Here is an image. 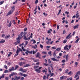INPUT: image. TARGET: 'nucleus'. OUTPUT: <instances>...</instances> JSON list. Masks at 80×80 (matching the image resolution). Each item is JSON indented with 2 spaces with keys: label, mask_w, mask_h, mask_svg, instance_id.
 <instances>
[{
  "label": "nucleus",
  "mask_w": 80,
  "mask_h": 80,
  "mask_svg": "<svg viewBox=\"0 0 80 80\" xmlns=\"http://www.w3.org/2000/svg\"><path fill=\"white\" fill-rule=\"evenodd\" d=\"M5 77V74H2V76H1L0 77V79H1V78H3Z\"/></svg>",
  "instance_id": "nucleus-29"
},
{
  "label": "nucleus",
  "mask_w": 80,
  "mask_h": 80,
  "mask_svg": "<svg viewBox=\"0 0 80 80\" xmlns=\"http://www.w3.org/2000/svg\"><path fill=\"white\" fill-rule=\"evenodd\" d=\"M12 71L14 70L15 69H14V68L13 67H12L11 68Z\"/></svg>",
  "instance_id": "nucleus-52"
},
{
  "label": "nucleus",
  "mask_w": 80,
  "mask_h": 80,
  "mask_svg": "<svg viewBox=\"0 0 80 80\" xmlns=\"http://www.w3.org/2000/svg\"><path fill=\"white\" fill-rule=\"evenodd\" d=\"M12 52H9V54H8V57H10V55H12Z\"/></svg>",
  "instance_id": "nucleus-22"
},
{
  "label": "nucleus",
  "mask_w": 80,
  "mask_h": 80,
  "mask_svg": "<svg viewBox=\"0 0 80 80\" xmlns=\"http://www.w3.org/2000/svg\"><path fill=\"white\" fill-rule=\"evenodd\" d=\"M24 60L25 59H24V58L22 57H21V59H20V60Z\"/></svg>",
  "instance_id": "nucleus-42"
},
{
  "label": "nucleus",
  "mask_w": 80,
  "mask_h": 80,
  "mask_svg": "<svg viewBox=\"0 0 80 80\" xmlns=\"http://www.w3.org/2000/svg\"><path fill=\"white\" fill-rule=\"evenodd\" d=\"M53 55L54 57H55V56H56V53L55 52H54L53 54Z\"/></svg>",
  "instance_id": "nucleus-47"
},
{
  "label": "nucleus",
  "mask_w": 80,
  "mask_h": 80,
  "mask_svg": "<svg viewBox=\"0 0 80 80\" xmlns=\"http://www.w3.org/2000/svg\"><path fill=\"white\" fill-rule=\"evenodd\" d=\"M77 77H78V78H76V80H78L79 79V76H77Z\"/></svg>",
  "instance_id": "nucleus-59"
},
{
  "label": "nucleus",
  "mask_w": 80,
  "mask_h": 80,
  "mask_svg": "<svg viewBox=\"0 0 80 80\" xmlns=\"http://www.w3.org/2000/svg\"><path fill=\"white\" fill-rule=\"evenodd\" d=\"M32 48H37V45H36L35 46H32Z\"/></svg>",
  "instance_id": "nucleus-28"
},
{
  "label": "nucleus",
  "mask_w": 80,
  "mask_h": 80,
  "mask_svg": "<svg viewBox=\"0 0 80 80\" xmlns=\"http://www.w3.org/2000/svg\"><path fill=\"white\" fill-rule=\"evenodd\" d=\"M28 53L29 54H32V51H29L28 50H26V52H25V53L26 55H28Z\"/></svg>",
  "instance_id": "nucleus-4"
},
{
  "label": "nucleus",
  "mask_w": 80,
  "mask_h": 80,
  "mask_svg": "<svg viewBox=\"0 0 80 80\" xmlns=\"http://www.w3.org/2000/svg\"><path fill=\"white\" fill-rule=\"evenodd\" d=\"M51 59L53 61H56V59L54 58H51Z\"/></svg>",
  "instance_id": "nucleus-36"
},
{
  "label": "nucleus",
  "mask_w": 80,
  "mask_h": 80,
  "mask_svg": "<svg viewBox=\"0 0 80 80\" xmlns=\"http://www.w3.org/2000/svg\"><path fill=\"white\" fill-rule=\"evenodd\" d=\"M8 72H9L8 70H6L4 71V73H8Z\"/></svg>",
  "instance_id": "nucleus-35"
},
{
  "label": "nucleus",
  "mask_w": 80,
  "mask_h": 80,
  "mask_svg": "<svg viewBox=\"0 0 80 80\" xmlns=\"http://www.w3.org/2000/svg\"><path fill=\"white\" fill-rule=\"evenodd\" d=\"M19 75H21V76H23L24 74H23V73H22L21 72H20V73H19Z\"/></svg>",
  "instance_id": "nucleus-45"
},
{
  "label": "nucleus",
  "mask_w": 80,
  "mask_h": 80,
  "mask_svg": "<svg viewBox=\"0 0 80 80\" xmlns=\"http://www.w3.org/2000/svg\"><path fill=\"white\" fill-rule=\"evenodd\" d=\"M68 69H67L65 70V73H67L68 72Z\"/></svg>",
  "instance_id": "nucleus-26"
},
{
  "label": "nucleus",
  "mask_w": 80,
  "mask_h": 80,
  "mask_svg": "<svg viewBox=\"0 0 80 80\" xmlns=\"http://www.w3.org/2000/svg\"><path fill=\"white\" fill-rule=\"evenodd\" d=\"M13 11H12V10H10L7 14L6 16H8V15H11V14H12V13H13Z\"/></svg>",
  "instance_id": "nucleus-3"
},
{
  "label": "nucleus",
  "mask_w": 80,
  "mask_h": 80,
  "mask_svg": "<svg viewBox=\"0 0 80 80\" xmlns=\"http://www.w3.org/2000/svg\"><path fill=\"white\" fill-rule=\"evenodd\" d=\"M42 53H43V54H47V53L46 52L43 51L42 52Z\"/></svg>",
  "instance_id": "nucleus-43"
},
{
  "label": "nucleus",
  "mask_w": 80,
  "mask_h": 80,
  "mask_svg": "<svg viewBox=\"0 0 80 80\" xmlns=\"http://www.w3.org/2000/svg\"><path fill=\"white\" fill-rule=\"evenodd\" d=\"M68 55L67 54L66 56V61L68 60Z\"/></svg>",
  "instance_id": "nucleus-18"
},
{
  "label": "nucleus",
  "mask_w": 80,
  "mask_h": 80,
  "mask_svg": "<svg viewBox=\"0 0 80 80\" xmlns=\"http://www.w3.org/2000/svg\"><path fill=\"white\" fill-rule=\"evenodd\" d=\"M24 80V77H22L21 78V80Z\"/></svg>",
  "instance_id": "nucleus-60"
},
{
  "label": "nucleus",
  "mask_w": 80,
  "mask_h": 80,
  "mask_svg": "<svg viewBox=\"0 0 80 80\" xmlns=\"http://www.w3.org/2000/svg\"><path fill=\"white\" fill-rule=\"evenodd\" d=\"M5 79V80H8V77H6Z\"/></svg>",
  "instance_id": "nucleus-63"
},
{
  "label": "nucleus",
  "mask_w": 80,
  "mask_h": 80,
  "mask_svg": "<svg viewBox=\"0 0 80 80\" xmlns=\"http://www.w3.org/2000/svg\"><path fill=\"white\" fill-rule=\"evenodd\" d=\"M68 47V45H66V46H65L64 48V50H67L68 51L69 50V49H68V48H67Z\"/></svg>",
  "instance_id": "nucleus-10"
},
{
  "label": "nucleus",
  "mask_w": 80,
  "mask_h": 80,
  "mask_svg": "<svg viewBox=\"0 0 80 80\" xmlns=\"http://www.w3.org/2000/svg\"><path fill=\"white\" fill-rule=\"evenodd\" d=\"M65 62H66V61H65V59H64L62 61V63H65Z\"/></svg>",
  "instance_id": "nucleus-44"
},
{
  "label": "nucleus",
  "mask_w": 80,
  "mask_h": 80,
  "mask_svg": "<svg viewBox=\"0 0 80 80\" xmlns=\"http://www.w3.org/2000/svg\"><path fill=\"white\" fill-rule=\"evenodd\" d=\"M52 49H56V47H52Z\"/></svg>",
  "instance_id": "nucleus-53"
},
{
  "label": "nucleus",
  "mask_w": 80,
  "mask_h": 80,
  "mask_svg": "<svg viewBox=\"0 0 80 80\" xmlns=\"http://www.w3.org/2000/svg\"><path fill=\"white\" fill-rule=\"evenodd\" d=\"M10 37V35H8V36H7L6 37H5V38H6L7 39V38H8Z\"/></svg>",
  "instance_id": "nucleus-24"
},
{
  "label": "nucleus",
  "mask_w": 80,
  "mask_h": 80,
  "mask_svg": "<svg viewBox=\"0 0 80 80\" xmlns=\"http://www.w3.org/2000/svg\"><path fill=\"white\" fill-rule=\"evenodd\" d=\"M18 44H18V42H14V44H15V45H17Z\"/></svg>",
  "instance_id": "nucleus-54"
},
{
  "label": "nucleus",
  "mask_w": 80,
  "mask_h": 80,
  "mask_svg": "<svg viewBox=\"0 0 80 80\" xmlns=\"http://www.w3.org/2000/svg\"><path fill=\"white\" fill-rule=\"evenodd\" d=\"M50 77H53V75H54V73H51V72H50Z\"/></svg>",
  "instance_id": "nucleus-34"
},
{
  "label": "nucleus",
  "mask_w": 80,
  "mask_h": 80,
  "mask_svg": "<svg viewBox=\"0 0 80 80\" xmlns=\"http://www.w3.org/2000/svg\"><path fill=\"white\" fill-rule=\"evenodd\" d=\"M35 71L37 72L38 73H40L41 72V70H40V69H36Z\"/></svg>",
  "instance_id": "nucleus-8"
},
{
  "label": "nucleus",
  "mask_w": 80,
  "mask_h": 80,
  "mask_svg": "<svg viewBox=\"0 0 80 80\" xmlns=\"http://www.w3.org/2000/svg\"><path fill=\"white\" fill-rule=\"evenodd\" d=\"M18 65H20V66H22V65H23V62H18Z\"/></svg>",
  "instance_id": "nucleus-23"
},
{
  "label": "nucleus",
  "mask_w": 80,
  "mask_h": 80,
  "mask_svg": "<svg viewBox=\"0 0 80 80\" xmlns=\"http://www.w3.org/2000/svg\"><path fill=\"white\" fill-rule=\"evenodd\" d=\"M23 35H24L23 37H24L25 36H26L25 35H27V33H26V32H24L23 33Z\"/></svg>",
  "instance_id": "nucleus-48"
},
{
  "label": "nucleus",
  "mask_w": 80,
  "mask_h": 80,
  "mask_svg": "<svg viewBox=\"0 0 80 80\" xmlns=\"http://www.w3.org/2000/svg\"><path fill=\"white\" fill-rule=\"evenodd\" d=\"M40 48H41L42 49H43V45H42V44H40Z\"/></svg>",
  "instance_id": "nucleus-41"
},
{
  "label": "nucleus",
  "mask_w": 80,
  "mask_h": 80,
  "mask_svg": "<svg viewBox=\"0 0 80 80\" xmlns=\"http://www.w3.org/2000/svg\"><path fill=\"white\" fill-rule=\"evenodd\" d=\"M76 18H79L80 17V15H79V13H77L76 14Z\"/></svg>",
  "instance_id": "nucleus-17"
},
{
  "label": "nucleus",
  "mask_w": 80,
  "mask_h": 80,
  "mask_svg": "<svg viewBox=\"0 0 80 80\" xmlns=\"http://www.w3.org/2000/svg\"><path fill=\"white\" fill-rule=\"evenodd\" d=\"M35 56L37 58L40 57V56H41V54H40V53L38 52L37 53V54Z\"/></svg>",
  "instance_id": "nucleus-5"
},
{
  "label": "nucleus",
  "mask_w": 80,
  "mask_h": 80,
  "mask_svg": "<svg viewBox=\"0 0 80 80\" xmlns=\"http://www.w3.org/2000/svg\"><path fill=\"white\" fill-rule=\"evenodd\" d=\"M43 14L44 15H45V16H47V14H45V12H44L43 13Z\"/></svg>",
  "instance_id": "nucleus-61"
},
{
  "label": "nucleus",
  "mask_w": 80,
  "mask_h": 80,
  "mask_svg": "<svg viewBox=\"0 0 80 80\" xmlns=\"http://www.w3.org/2000/svg\"><path fill=\"white\" fill-rule=\"evenodd\" d=\"M19 50H18V49H17V50L16 51V54H15V56H14V57H16V56H17V55H18V53H19Z\"/></svg>",
  "instance_id": "nucleus-11"
},
{
  "label": "nucleus",
  "mask_w": 80,
  "mask_h": 80,
  "mask_svg": "<svg viewBox=\"0 0 80 80\" xmlns=\"http://www.w3.org/2000/svg\"><path fill=\"white\" fill-rule=\"evenodd\" d=\"M4 2V1H1L0 2V5H2Z\"/></svg>",
  "instance_id": "nucleus-33"
},
{
  "label": "nucleus",
  "mask_w": 80,
  "mask_h": 80,
  "mask_svg": "<svg viewBox=\"0 0 80 80\" xmlns=\"http://www.w3.org/2000/svg\"><path fill=\"white\" fill-rule=\"evenodd\" d=\"M11 11L13 12L15 11V6H13L11 7Z\"/></svg>",
  "instance_id": "nucleus-15"
},
{
  "label": "nucleus",
  "mask_w": 80,
  "mask_h": 80,
  "mask_svg": "<svg viewBox=\"0 0 80 80\" xmlns=\"http://www.w3.org/2000/svg\"><path fill=\"white\" fill-rule=\"evenodd\" d=\"M43 65H44L45 66H47L48 65V64L45 63H44Z\"/></svg>",
  "instance_id": "nucleus-62"
},
{
  "label": "nucleus",
  "mask_w": 80,
  "mask_h": 80,
  "mask_svg": "<svg viewBox=\"0 0 80 80\" xmlns=\"http://www.w3.org/2000/svg\"><path fill=\"white\" fill-rule=\"evenodd\" d=\"M30 66V65H29V64H26L25 65H24V67H28Z\"/></svg>",
  "instance_id": "nucleus-19"
},
{
  "label": "nucleus",
  "mask_w": 80,
  "mask_h": 80,
  "mask_svg": "<svg viewBox=\"0 0 80 80\" xmlns=\"http://www.w3.org/2000/svg\"><path fill=\"white\" fill-rule=\"evenodd\" d=\"M79 25L78 24H77V25H75L73 26V28L74 29H75L76 28H78V26Z\"/></svg>",
  "instance_id": "nucleus-14"
},
{
  "label": "nucleus",
  "mask_w": 80,
  "mask_h": 80,
  "mask_svg": "<svg viewBox=\"0 0 80 80\" xmlns=\"http://www.w3.org/2000/svg\"><path fill=\"white\" fill-rule=\"evenodd\" d=\"M18 66L17 65H16L14 69V70H17V69L18 68Z\"/></svg>",
  "instance_id": "nucleus-21"
},
{
  "label": "nucleus",
  "mask_w": 80,
  "mask_h": 80,
  "mask_svg": "<svg viewBox=\"0 0 80 80\" xmlns=\"http://www.w3.org/2000/svg\"><path fill=\"white\" fill-rule=\"evenodd\" d=\"M4 67L5 68H6V69H7L8 68L7 67V66H6V65H5L4 66Z\"/></svg>",
  "instance_id": "nucleus-64"
},
{
  "label": "nucleus",
  "mask_w": 80,
  "mask_h": 80,
  "mask_svg": "<svg viewBox=\"0 0 80 80\" xmlns=\"http://www.w3.org/2000/svg\"><path fill=\"white\" fill-rule=\"evenodd\" d=\"M24 40H30V38L29 37L28 38H27V37H26V36H25V37H24Z\"/></svg>",
  "instance_id": "nucleus-9"
},
{
  "label": "nucleus",
  "mask_w": 80,
  "mask_h": 80,
  "mask_svg": "<svg viewBox=\"0 0 80 80\" xmlns=\"http://www.w3.org/2000/svg\"><path fill=\"white\" fill-rule=\"evenodd\" d=\"M61 50V48H58L56 49L57 51H60V50Z\"/></svg>",
  "instance_id": "nucleus-37"
},
{
  "label": "nucleus",
  "mask_w": 80,
  "mask_h": 80,
  "mask_svg": "<svg viewBox=\"0 0 80 80\" xmlns=\"http://www.w3.org/2000/svg\"><path fill=\"white\" fill-rule=\"evenodd\" d=\"M19 71H22L23 73H25L26 72V71L23 70V69L22 68H20L19 69Z\"/></svg>",
  "instance_id": "nucleus-7"
},
{
  "label": "nucleus",
  "mask_w": 80,
  "mask_h": 80,
  "mask_svg": "<svg viewBox=\"0 0 80 80\" xmlns=\"http://www.w3.org/2000/svg\"><path fill=\"white\" fill-rule=\"evenodd\" d=\"M50 41V38H49L48 39V41L46 42V43H47V44H48L49 43V41Z\"/></svg>",
  "instance_id": "nucleus-32"
},
{
  "label": "nucleus",
  "mask_w": 80,
  "mask_h": 80,
  "mask_svg": "<svg viewBox=\"0 0 80 80\" xmlns=\"http://www.w3.org/2000/svg\"><path fill=\"white\" fill-rule=\"evenodd\" d=\"M71 47H72V45H69L68 48L69 49L70 48H71Z\"/></svg>",
  "instance_id": "nucleus-50"
},
{
  "label": "nucleus",
  "mask_w": 80,
  "mask_h": 80,
  "mask_svg": "<svg viewBox=\"0 0 80 80\" xmlns=\"http://www.w3.org/2000/svg\"><path fill=\"white\" fill-rule=\"evenodd\" d=\"M33 35V33H31V35L30 36V38H32V36Z\"/></svg>",
  "instance_id": "nucleus-49"
},
{
  "label": "nucleus",
  "mask_w": 80,
  "mask_h": 80,
  "mask_svg": "<svg viewBox=\"0 0 80 80\" xmlns=\"http://www.w3.org/2000/svg\"><path fill=\"white\" fill-rule=\"evenodd\" d=\"M66 33V32H65V31L64 30L62 34L63 35V34H65Z\"/></svg>",
  "instance_id": "nucleus-58"
},
{
  "label": "nucleus",
  "mask_w": 80,
  "mask_h": 80,
  "mask_svg": "<svg viewBox=\"0 0 80 80\" xmlns=\"http://www.w3.org/2000/svg\"><path fill=\"white\" fill-rule=\"evenodd\" d=\"M65 13H66V14H67L68 15V14H69V12L67 11H66Z\"/></svg>",
  "instance_id": "nucleus-46"
},
{
  "label": "nucleus",
  "mask_w": 80,
  "mask_h": 80,
  "mask_svg": "<svg viewBox=\"0 0 80 80\" xmlns=\"http://www.w3.org/2000/svg\"><path fill=\"white\" fill-rule=\"evenodd\" d=\"M52 65H52V64H51L50 65L51 69V70H53V68Z\"/></svg>",
  "instance_id": "nucleus-27"
},
{
  "label": "nucleus",
  "mask_w": 80,
  "mask_h": 80,
  "mask_svg": "<svg viewBox=\"0 0 80 80\" xmlns=\"http://www.w3.org/2000/svg\"><path fill=\"white\" fill-rule=\"evenodd\" d=\"M15 78L16 80H20V76H19V77L15 76Z\"/></svg>",
  "instance_id": "nucleus-12"
},
{
  "label": "nucleus",
  "mask_w": 80,
  "mask_h": 80,
  "mask_svg": "<svg viewBox=\"0 0 80 80\" xmlns=\"http://www.w3.org/2000/svg\"><path fill=\"white\" fill-rule=\"evenodd\" d=\"M13 21L12 22L13 23V24H16V22H15V20H13Z\"/></svg>",
  "instance_id": "nucleus-39"
},
{
  "label": "nucleus",
  "mask_w": 80,
  "mask_h": 80,
  "mask_svg": "<svg viewBox=\"0 0 80 80\" xmlns=\"http://www.w3.org/2000/svg\"><path fill=\"white\" fill-rule=\"evenodd\" d=\"M36 53V52L34 51V50L32 51V54L34 55V54H35V53Z\"/></svg>",
  "instance_id": "nucleus-38"
},
{
  "label": "nucleus",
  "mask_w": 80,
  "mask_h": 80,
  "mask_svg": "<svg viewBox=\"0 0 80 80\" xmlns=\"http://www.w3.org/2000/svg\"><path fill=\"white\" fill-rule=\"evenodd\" d=\"M67 40H65L63 41V43H67Z\"/></svg>",
  "instance_id": "nucleus-31"
},
{
  "label": "nucleus",
  "mask_w": 80,
  "mask_h": 80,
  "mask_svg": "<svg viewBox=\"0 0 80 80\" xmlns=\"http://www.w3.org/2000/svg\"><path fill=\"white\" fill-rule=\"evenodd\" d=\"M5 42V40L3 39H2L1 41H0V43H4Z\"/></svg>",
  "instance_id": "nucleus-13"
},
{
  "label": "nucleus",
  "mask_w": 80,
  "mask_h": 80,
  "mask_svg": "<svg viewBox=\"0 0 80 80\" xmlns=\"http://www.w3.org/2000/svg\"><path fill=\"white\" fill-rule=\"evenodd\" d=\"M50 75L49 74H48L47 75V79H48V77H49Z\"/></svg>",
  "instance_id": "nucleus-57"
},
{
  "label": "nucleus",
  "mask_w": 80,
  "mask_h": 80,
  "mask_svg": "<svg viewBox=\"0 0 80 80\" xmlns=\"http://www.w3.org/2000/svg\"><path fill=\"white\" fill-rule=\"evenodd\" d=\"M27 30V28H26L24 29V32H26Z\"/></svg>",
  "instance_id": "nucleus-40"
},
{
  "label": "nucleus",
  "mask_w": 80,
  "mask_h": 80,
  "mask_svg": "<svg viewBox=\"0 0 80 80\" xmlns=\"http://www.w3.org/2000/svg\"><path fill=\"white\" fill-rule=\"evenodd\" d=\"M38 0H36L35 1V3L36 4H37V3H38Z\"/></svg>",
  "instance_id": "nucleus-56"
},
{
  "label": "nucleus",
  "mask_w": 80,
  "mask_h": 80,
  "mask_svg": "<svg viewBox=\"0 0 80 80\" xmlns=\"http://www.w3.org/2000/svg\"><path fill=\"white\" fill-rule=\"evenodd\" d=\"M80 71H78L77 72V74L76 75H75V77H74V78H77V77H78V75H80Z\"/></svg>",
  "instance_id": "nucleus-6"
},
{
  "label": "nucleus",
  "mask_w": 80,
  "mask_h": 80,
  "mask_svg": "<svg viewBox=\"0 0 80 80\" xmlns=\"http://www.w3.org/2000/svg\"><path fill=\"white\" fill-rule=\"evenodd\" d=\"M17 73L13 72L11 74V76H13V75H17Z\"/></svg>",
  "instance_id": "nucleus-16"
},
{
  "label": "nucleus",
  "mask_w": 80,
  "mask_h": 80,
  "mask_svg": "<svg viewBox=\"0 0 80 80\" xmlns=\"http://www.w3.org/2000/svg\"><path fill=\"white\" fill-rule=\"evenodd\" d=\"M71 35V33H70L66 37V39H68L69 38H72V35Z\"/></svg>",
  "instance_id": "nucleus-2"
},
{
  "label": "nucleus",
  "mask_w": 80,
  "mask_h": 80,
  "mask_svg": "<svg viewBox=\"0 0 80 80\" xmlns=\"http://www.w3.org/2000/svg\"><path fill=\"white\" fill-rule=\"evenodd\" d=\"M23 32H21V33L19 34L18 35V37L17 38H16V42H17L18 44H20V39L22 38V35H23Z\"/></svg>",
  "instance_id": "nucleus-1"
},
{
  "label": "nucleus",
  "mask_w": 80,
  "mask_h": 80,
  "mask_svg": "<svg viewBox=\"0 0 80 80\" xmlns=\"http://www.w3.org/2000/svg\"><path fill=\"white\" fill-rule=\"evenodd\" d=\"M63 76H62L60 78V79L61 80H63Z\"/></svg>",
  "instance_id": "nucleus-55"
},
{
  "label": "nucleus",
  "mask_w": 80,
  "mask_h": 80,
  "mask_svg": "<svg viewBox=\"0 0 80 80\" xmlns=\"http://www.w3.org/2000/svg\"><path fill=\"white\" fill-rule=\"evenodd\" d=\"M11 25H12V22H9V23L8 24V27H10Z\"/></svg>",
  "instance_id": "nucleus-30"
},
{
  "label": "nucleus",
  "mask_w": 80,
  "mask_h": 80,
  "mask_svg": "<svg viewBox=\"0 0 80 80\" xmlns=\"http://www.w3.org/2000/svg\"><path fill=\"white\" fill-rule=\"evenodd\" d=\"M38 67H39V66H34L33 68L34 69H36V68H37Z\"/></svg>",
  "instance_id": "nucleus-20"
},
{
  "label": "nucleus",
  "mask_w": 80,
  "mask_h": 80,
  "mask_svg": "<svg viewBox=\"0 0 80 80\" xmlns=\"http://www.w3.org/2000/svg\"><path fill=\"white\" fill-rule=\"evenodd\" d=\"M79 40H80V38H78L77 40H76V41L75 42V43H77L78 42Z\"/></svg>",
  "instance_id": "nucleus-25"
},
{
  "label": "nucleus",
  "mask_w": 80,
  "mask_h": 80,
  "mask_svg": "<svg viewBox=\"0 0 80 80\" xmlns=\"http://www.w3.org/2000/svg\"><path fill=\"white\" fill-rule=\"evenodd\" d=\"M43 80H46V76H44L43 77Z\"/></svg>",
  "instance_id": "nucleus-51"
}]
</instances>
